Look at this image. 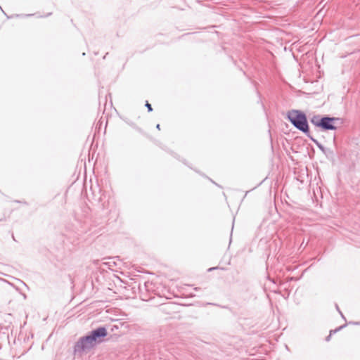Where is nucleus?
Masks as SVG:
<instances>
[{"instance_id":"nucleus-3","label":"nucleus","mask_w":360,"mask_h":360,"mask_svg":"<svg viewBox=\"0 0 360 360\" xmlns=\"http://www.w3.org/2000/svg\"><path fill=\"white\" fill-rule=\"evenodd\" d=\"M91 335L96 342H100L101 340H99V338L105 337L107 335V331L105 328H99L94 330Z\"/></svg>"},{"instance_id":"nucleus-5","label":"nucleus","mask_w":360,"mask_h":360,"mask_svg":"<svg viewBox=\"0 0 360 360\" xmlns=\"http://www.w3.org/2000/svg\"><path fill=\"white\" fill-rule=\"evenodd\" d=\"M146 105V107L148 108V111H150H150H152V110H153L152 107H151V105H150V103H147Z\"/></svg>"},{"instance_id":"nucleus-4","label":"nucleus","mask_w":360,"mask_h":360,"mask_svg":"<svg viewBox=\"0 0 360 360\" xmlns=\"http://www.w3.org/2000/svg\"><path fill=\"white\" fill-rule=\"evenodd\" d=\"M96 341L91 335L85 337L82 340V345L84 349L91 348L94 346Z\"/></svg>"},{"instance_id":"nucleus-6","label":"nucleus","mask_w":360,"mask_h":360,"mask_svg":"<svg viewBox=\"0 0 360 360\" xmlns=\"http://www.w3.org/2000/svg\"><path fill=\"white\" fill-rule=\"evenodd\" d=\"M157 128L160 129V125L159 124L157 125Z\"/></svg>"},{"instance_id":"nucleus-2","label":"nucleus","mask_w":360,"mask_h":360,"mask_svg":"<svg viewBox=\"0 0 360 360\" xmlns=\"http://www.w3.org/2000/svg\"><path fill=\"white\" fill-rule=\"evenodd\" d=\"M335 120V118L323 117L320 120L317 125L324 129H335V127L333 124Z\"/></svg>"},{"instance_id":"nucleus-1","label":"nucleus","mask_w":360,"mask_h":360,"mask_svg":"<svg viewBox=\"0 0 360 360\" xmlns=\"http://www.w3.org/2000/svg\"><path fill=\"white\" fill-rule=\"evenodd\" d=\"M290 122L299 129L306 132L308 131V124L306 116L300 111L292 110L288 113Z\"/></svg>"}]
</instances>
